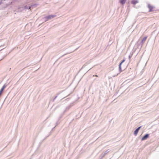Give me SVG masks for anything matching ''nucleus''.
I'll return each instance as SVG.
<instances>
[{
	"instance_id": "nucleus-1",
	"label": "nucleus",
	"mask_w": 159,
	"mask_h": 159,
	"mask_svg": "<svg viewBox=\"0 0 159 159\" xmlns=\"http://www.w3.org/2000/svg\"><path fill=\"white\" fill-rule=\"evenodd\" d=\"M55 16L54 15H50L44 17L43 19V20L46 22L48 20L51 19Z\"/></svg>"
},
{
	"instance_id": "nucleus-2",
	"label": "nucleus",
	"mask_w": 159,
	"mask_h": 159,
	"mask_svg": "<svg viewBox=\"0 0 159 159\" xmlns=\"http://www.w3.org/2000/svg\"><path fill=\"white\" fill-rule=\"evenodd\" d=\"M7 85L6 84H5L2 86L0 90V95L3 92L4 89L7 86Z\"/></svg>"
},
{
	"instance_id": "nucleus-3",
	"label": "nucleus",
	"mask_w": 159,
	"mask_h": 159,
	"mask_svg": "<svg viewBox=\"0 0 159 159\" xmlns=\"http://www.w3.org/2000/svg\"><path fill=\"white\" fill-rule=\"evenodd\" d=\"M147 37H145L143 38L142 40L141 41V43H140V44H141V48H142V47L143 45V43H144L145 41H146V39H147Z\"/></svg>"
},
{
	"instance_id": "nucleus-4",
	"label": "nucleus",
	"mask_w": 159,
	"mask_h": 159,
	"mask_svg": "<svg viewBox=\"0 0 159 159\" xmlns=\"http://www.w3.org/2000/svg\"><path fill=\"white\" fill-rule=\"evenodd\" d=\"M149 134H145L141 139V140L143 141L149 137Z\"/></svg>"
},
{
	"instance_id": "nucleus-5",
	"label": "nucleus",
	"mask_w": 159,
	"mask_h": 159,
	"mask_svg": "<svg viewBox=\"0 0 159 159\" xmlns=\"http://www.w3.org/2000/svg\"><path fill=\"white\" fill-rule=\"evenodd\" d=\"M141 127V126H140V127H139L134 131V134L135 135H137L139 130L140 129Z\"/></svg>"
},
{
	"instance_id": "nucleus-6",
	"label": "nucleus",
	"mask_w": 159,
	"mask_h": 159,
	"mask_svg": "<svg viewBox=\"0 0 159 159\" xmlns=\"http://www.w3.org/2000/svg\"><path fill=\"white\" fill-rule=\"evenodd\" d=\"M138 2V1L137 0H133L131 2L132 3L135 5Z\"/></svg>"
},
{
	"instance_id": "nucleus-7",
	"label": "nucleus",
	"mask_w": 159,
	"mask_h": 159,
	"mask_svg": "<svg viewBox=\"0 0 159 159\" xmlns=\"http://www.w3.org/2000/svg\"><path fill=\"white\" fill-rule=\"evenodd\" d=\"M125 61V59H124V60H123V61H122L121 62V63L120 64H119V70H121V64H122L123 62H124Z\"/></svg>"
},
{
	"instance_id": "nucleus-8",
	"label": "nucleus",
	"mask_w": 159,
	"mask_h": 159,
	"mask_svg": "<svg viewBox=\"0 0 159 159\" xmlns=\"http://www.w3.org/2000/svg\"><path fill=\"white\" fill-rule=\"evenodd\" d=\"M125 0H120V2L121 4L123 5L125 3Z\"/></svg>"
},
{
	"instance_id": "nucleus-9",
	"label": "nucleus",
	"mask_w": 159,
	"mask_h": 159,
	"mask_svg": "<svg viewBox=\"0 0 159 159\" xmlns=\"http://www.w3.org/2000/svg\"><path fill=\"white\" fill-rule=\"evenodd\" d=\"M148 7L149 8V11H151L152 9L153 8V7L149 4L148 5Z\"/></svg>"
},
{
	"instance_id": "nucleus-10",
	"label": "nucleus",
	"mask_w": 159,
	"mask_h": 159,
	"mask_svg": "<svg viewBox=\"0 0 159 159\" xmlns=\"http://www.w3.org/2000/svg\"><path fill=\"white\" fill-rule=\"evenodd\" d=\"M30 8H31V7L30 6H26L25 7V8L26 9H30Z\"/></svg>"
},
{
	"instance_id": "nucleus-11",
	"label": "nucleus",
	"mask_w": 159,
	"mask_h": 159,
	"mask_svg": "<svg viewBox=\"0 0 159 159\" xmlns=\"http://www.w3.org/2000/svg\"><path fill=\"white\" fill-rule=\"evenodd\" d=\"M109 152V151L108 150H107V151H106L105 152V153H104V155L106 154V153H107V152Z\"/></svg>"
},
{
	"instance_id": "nucleus-12",
	"label": "nucleus",
	"mask_w": 159,
	"mask_h": 159,
	"mask_svg": "<svg viewBox=\"0 0 159 159\" xmlns=\"http://www.w3.org/2000/svg\"><path fill=\"white\" fill-rule=\"evenodd\" d=\"M6 56H7V55H5L4 56H3V58H2V59H1V60H0V61L1 60H2V59H3L4 58H5V57Z\"/></svg>"
},
{
	"instance_id": "nucleus-13",
	"label": "nucleus",
	"mask_w": 159,
	"mask_h": 159,
	"mask_svg": "<svg viewBox=\"0 0 159 159\" xmlns=\"http://www.w3.org/2000/svg\"><path fill=\"white\" fill-rule=\"evenodd\" d=\"M131 57V56L129 55V59H130Z\"/></svg>"
},
{
	"instance_id": "nucleus-14",
	"label": "nucleus",
	"mask_w": 159,
	"mask_h": 159,
	"mask_svg": "<svg viewBox=\"0 0 159 159\" xmlns=\"http://www.w3.org/2000/svg\"><path fill=\"white\" fill-rule=\"evenodd\" d=\"M96 76V77H98V75H93V76Z\"/></svg>"
},
{
	"instance_id": "nucleus-15",
	"label": "nucleus",
	"mask_w": 159,
	"mask_h": 159,
	"mask_svg": "<svg viewBox=\"0 0 159 159\" xmlns=\"http://www.w3.org/2000/svg\"><path fill=\"white\" fill-rule=\"evenodd\" d=\"M120 72H121V70H120Z\"/></svg>"
}]
</instances>
